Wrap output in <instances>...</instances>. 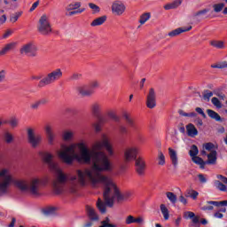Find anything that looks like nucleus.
I'll list each match as a JSON object with an SVG mask.
<instances>
[{"label":"nucleus","instance_id":"f257e3e1","mask_svg":"<svg viewBox=\"0 0 227 227\" xmlns=\"http://www.w3.org/2000/svg\"><path fill=\"white\" fill-rule=\"evenodd\" d=\"M106 148L108 157H114V149L113 145L109 142V138L103 135L102 138L97 140L92 145V151L88 148L84 142L73 144L70 145H61L60 150L58 151V156L67 166H72L74 160L82 162L83 164H90L91 167L84 169H77L76 176L69 177L71 182L70 191L75 192L79 185L84 186L88 182L92 185H103V198L98 200L97 207L101 214H106V207H113L114 203H123L130 201L132 198L131 192H121L118 184L109 176L102 173L113 171V163L107 157L105 152L101 151Z\"/></svg>","mask_w":227,"mask_h":227},{"label":"nucleus","instance_id":"f03ea898","mask_svg":"<svg viewBox=\"0 0 227 227\" xmlns=\"http://www.w3.org/2000/svg\"><path fill=\"white\" fill-rule=\"evenodd\" d=\"M39 155L43 162L47 164L50 171L55 173L56 177L53 182V189L56 194H61L65 189V184H67V175L63 173L58 163L54 161V154L47 151H42L39 152Z\"/></svg>","mask_w":227,"mask_h":227},{"label":"nucleus","instance_id":"7ed1b4c3","mask_svg":"<svg viewBox=\"0 0 227 227\" xmlns=\"http://www.w3.org/2000/svg\"><path fill=\"white\" fill-rule=\"evenodd\" d=\"M14 185L23 191L24 192H29L32 196H40V187L42 185V180L38 177H32L30 180H16Z\"/></svg>","mask_w":227,"mask_h":227},{"label":"nucleus","instance_id":"20e7f679","mask_svg":"<svg viewBox=\"0 0 227 227\" xmlns=\"http://www.w3.org/2000/svg\"><path fill=\"white\" fill-rule=\"evenodd\" d=\"M13 184V176H12V172H10V168H3L0 169V192L1 194H6L8 192V189H10V185Z\"/></svg>","mask_w":227,"mask_h":227},{"label":"nucleus","instance_id":"39448f33","mask_svg":"<svg viewBox=\"0 0 227 227\" xmlns=\"http://www.w3.org/2000/svg\"><path fill=\"white\" fill-rule=\"evenodd\" d=\"M63 77V71L57 68L51 73H48L43 79L40 80L38 83V88H43L51 84H54L56 81H59Z\"/></svg>","mask_w":227,"mask_h":227},{"label":"nucleus","instance_id":"423d86ee","mask_svg":"<svg viewBox=\"0 0 227 227\" xmlns=\"http://www.w3.org/2000/svg\"><path fill=\"white\" fill-rule=\"evenodd\" d=\"M37 31L43 36H49L52 33V27H51V22H49V17L47 15L43 14L39 19Z\"/></svg>","mask_w":227,"mask_h":227},{"label":"nucleus","instance_id":"0eeeda50","mask_svg":"<svg viewBox=\"0 0 227 227\" xmlns=\"http://www.w3.org/2000/svg\"><path fill=\"white\" fill-rule=\"evenodd\" d=\"M27 141L32 148H38L40 146L42 141H43V137L40 134L35 133V129L28 128L27 129Z\"/></svg>","mask_w":227,"mask_h":227},{"label":"nucleus","instance_id":"6e6552de","mask_svg":"<svg viewBox=\"0 0 227 227\" xmlns=\"http://www.w3.org/2000/svg\"><path fill=\"white\" fill-rule=\"evenodd\" d=\"M137 153H139V147L136 145L128 146L123 153L124 162H132L137 160Z\"/></svg>","mask_w":227,"mask_h":227},{"label":"nucleus","instance_id":"1a4fd4ad","mask_svg":"<svg viewBox=\"0 0 227 227\" xmlns=\"http://www.w3.org/2000/svg\"><path fill=\"white\" fill-rule=\"evenodd\" d=\"M20 54H25L26 56H31L35 58L36 56V52H38V47L34 43H27L23 44L20 50Z\"/></svg>","mask_w":227,"mask_h":227},{"label":"nucleus","instance_id":"9d476101","mask_svg":"<svg viewBox=\"0 0 227 227\" xmlns=\"http://www.w3.org/2000/svg\"><path fill=\"white\" fill-rule=\"evenodd\" d=\"M146 106L148 109H154L157 106V93L155 92V89L151 88L146 96L145 101Z\"/></svg>","mask_w":227,"mask_h":227},{"label":"nucleus","instance_id":"9b49d317","mask_svg":"<svg viewBox=\"0 0 227 227\" xmlns=\"http://www.w3.org/2000/svg\"><path fill=\"white\" fill-rule=\"evenodd\" d=\"M44 132L48 145H54V141H56V132L54 131V126L52 124H46L44 127Z\"/></svg>","mask_w":227,"mask_h":227},{"label":"nucleus","instance_id":"f8f14e48","mask_svg":"<svg viewBox=\"0 0 227 227\" xmlns=\"http://www.w3.org/2000/svg\"><path fill=\"white\" fill-rule=\"evenodd\" d=\"M112 13L114 15L121 16L122 13H125V10H127V6L121 1H114L112 4Z\"/></svg>","mask_w":227,"mask_h":227},{"label":"nucleus","instance_id":"ddd939ff","mask_svg":"<svg viewBox=\"0 0 227 227\" xmlns=\"http://www.w3.org/2000/svg\"><path fill=\"white\" fill-rule=\"evenodd\" d=\"M136 172L139 176H144L145 171H146V162L141 157H138L135 160Z\"/></svg>","mask_w":227,"mask_h":227},{"label":"nucleus","instance_id":"4468645a","mask_svg":"<svg viewBox=\"0 0 227 227\" xmlns=\"http://www.w3.org/2000/svg\"><path fill=\"white\" fill-rule=\"evenodd\" d=\"M75 90L81 97H91L93 95V90L88 85H78Z\"/></svg>","mask_w":227,"mask_h":227},{"label":"nucleus","instance_id":"2eb2a0df","mask_svg":"<svg viewBox=\"0 0 227 227\" xmlns=\"http://www.w3.org/2000/svg\"><path fill=\"white\" fill-rule=\"evenodd\" d=\"M210 12V9H202L192 14V19L194 20H203V19H207V13Z\"/></svg>","mask_w":227,"mask_h":227},{"label":"nucleus","instance_id":"dca6fc26","mask_svg":"<svg viewBox=\"0 0 227 227\" xmlns=\"http://www.w3.org/2000/svg\"><path fill=\"white\" fill-rule=\"evenodd\" d=\"M186 132L189 137H196V136H198V129H196V126L192 123L186 125Z\"/></svg>","mask_w":227,"mask_h":227},{"label":"nucleus","instance_id":"f3484780","mask_svg":"<svg viewBox=\"0 0 227 227\" xmlns=\"http://www.w3.org/2000/svg\"><path fill=\"white\" fill-rule=\"evenodd\" d=\"M192 29V27H179V28H176V29L169 32L168 36H170L171 38H174V36H178V35H181V33H185L187 31H191Z\"/></svg>","mask_w":227,"mask_h":227},{"label":"nucleus","instance_id":"a211bd4d","mask_svg":"<svg viewBox=\"0 0 227 227\" xmlns=\"http://www.w3.org/2000/svg\"><path fill=\"white\" fill-rule=\"evenodd\" d=\"M168 155L170 157L171 162L175 168L178 166V155L176 154V151L175 149L169 147L168 148Z\"/></svg>","mask_w":227,"mask_h":227},{"label":"nucleus","instance_id":"6ab92c4d","mask_svg":"<svg viewBox=\"0 0 227 227\" xmlns=\"http://www.w3.org/2000/svg\"><path fill=\"white\" fill-rule=\"evenodd\" d=\"M184 219H192V222L193 223V224H198V223H200V217L196 216L194 212L185 211L184 213Z\"/></svg>","mask_w":227,"mask_h":227},{"label":"nucleus","instance_id":"aec40b11","mask_svg":"<svg viewBox=\"0 0 227 227\" xmlns=\"http://www.w3.org/2000/svg\"><path fill=\"white\" fill-rule=\"evenodd\" d=\"M86 210L90 221H98V215L91 206H87Z\"/></svg>","mask_w":227,"mask_h":227},{"label":"nucleus","instance_id":"412c9836","mask_svg":"<svg viewBox=\"0 0 227 227\" xmlns=\"http://www.w3.org/2000/svg\"><path fill=\"white\" fill-rule=\"evenodd\" d=\"M17 47V43H9L5 44V46L0 51V56H4L7 52H10V51H13Z\"/></svg>","mask_w":227,"mask_h":227},{"label":"nucleus","instance_id":"4be33fe9","mask_svg":"<svg viewBox=\"0 0 227 227\" xmlns=\"http://www.w3.org/2000/svg\"><path fill=\"white\" fill-rule=\"evenodd\" d=\"M184 196L185 198H192V200H198V196H200V192L190 188L185 191Z\"/></svg>","mask_w":227,"mask_h":227},{"label":"nucleus","instance_id":"5701e85b","mask_svg":"<svg viewBox=\"0 0 227 227\" xmlns=\"http://www.w3.org/2000/svg\"><path fill=\"white\" fill-rule=\"evenodd\" d=\"M217 162V151H211L209 154H207V160L206 164H215Z\"/></svg>","mask_w":227,"mask_h":227},{"label":"nucleus","instance_id":"b1692460","mask_svg":"<svg viewBox=\"0 0 227 227\" xmlns=\"http://www.w3.org/2000/svg\"><path fill=\"white\" fill-rule=\"evenodd\" d=\"M107 20V16H101L95 19L91 23L90 26L92 27H96L97 26H102Z\"/></svg>","mask_w":227,"mask_h":227},{"label":"nucleus","instance_id":"393cba45","mask_svg":"<svg viewBox=\"0 0 227 227\" xmlns=\"http://www.w3.org/2000/svg\"><path fill=\"white\" fill-rule=\"evenodd\" d=\"M180 4H182V0H175L174 2H172L170 4H165L164 9L165 10H176V8H178V6H180Z\"/></svg>","mask_w":227,"mask_h":227},{"label":"nucleus","instance_id":"a878e982","mask_svg":"<svg viewBox=\"0 0 227 227\" xmlns=\"http://www.w3.org/2000/svg\"><path fill=\"white\" fill-rule=\"evenodd\" d=\"M4 141L7 145H12V143H13V141H15V137H13V134H12L10 131H5L4 133Z\"/></svg>","mask_w":227,"mask_h":227},{"label":"nucleus","instance_id":"bb28decb","mask_svg":"<svg viewBox=\"0 0 227 227\" xmlns=\"http://www.w3.org/2000/svg\"><path fill=\"white\" fill-rule=\"evenodd\" d=\"M207 114L211 118L212 120H215V121H221V115L217 114V112L212 110V109H207Z\"/></svg>","mask_w":227,"mask_h":227},{"label":"nucleus","instance_id":"cd10ccee","mask_svg":"<svg viewBox=\"0 0 227 227\" xmlns=\"http://www.w3.org/2000/svg\"><path fill=\"white\" fill-rule=\"evenodd\" d=\"M126 123L129 125V127H135L136 123L134 122V119L130 117V114L124 112L122 114Z\"/></svg>","mask_w":227,"mask_h":227},{"label":"nucleus","instance_id":"c85d7f7f","mask_svg":"<svg viewBox=\"0 0 227 227\" xmlns=\"http://www.w3.org/2000/svg\"><path fill=\"white\" fill-rule=\"evenodd\" d=\"M160 210L164 217V220L168 221L169 219V209H168V207H166L164 204H161L160 206Z\"/></svg>","mask_w":227,"mask_h":227},{"label":"nucleus","instance_id":"c756f323","mask_svg":"<svg viewBox=\"0 0 227 227\" xmlns=\"http://www.w3.org/2000/svg\"><path fill=\"white\" fill-rule=\"evenodd\" d=\"M81 2H74L72 4H69L67 7L66 10L67 12H72L74 10H79L81 8Z\"/></svg>","mask_w":227,"mask_h":227},{"label":"nucleus","instance_id":"7c9ffc66","mask_svg":"<svg viewBox=\"0 0 227 227\" xmlns=\"http://www.w3.org/2000/svg\"><path fill=\"white\" fill-rule=\"evenodd\" d=\"M210 45H212V47H215V49H225V45H224V42L223 41H215L213 40L210 42Z\"/></svg>","mask_w":227,"mask_h":227},{"label":"nucleus","instance_id":"2f4dec72","mask_svg":"<svg viewBox=\"0 0 227 227\" xmlns=\"http://www.w3.org/2000/svg\"><path fill=\"white\" fill-rule=\"evenodd\" d=\"M151 17H152V14L150 12H145V13L142 14L140 16V20H139V23L141 24V26H143V24H146V22H148V20H150Z\"/></svg>","mask_w":227,"mask_h":227},{"label":"nucleus","instance_id":"473e14b6","mask_svg":"<svg viewBox=\"0 0 227 227\" xmlns=\"http://www.w3.org/2000/svg\"><path fill=\"white\" fill-rule=\"evenodd\" d=\"M192 162H194L195 164H198L199 166H200L201 169H204L205 168V165L207 164V162H205L203 160V159L198 157V156H195L193 158H192Z\"/></svg>","mask_w":227,"mask_h":227},{"label":"nucleus","instance_id":"72a5a7b5","mask_svg":"<svg viewBox=\"0 0 227 227\" xmlns=\"http://www.w3.org/2000/svg\"><path fill=\"white\" fill-rule=\"evenodd\" d=\"M157 159L159 166H164V164H166V156L164 155V153H162V151L158 152Z\"/></svg>","mask_w":227,"mask_h":227},{"label":"nucleus","instance_id":"f704fd0d","mask_svg":"<svg viewBox=\"0 0 227 227\" xmlns=\"http://www.w3.org/2000/svg\"><path fill=\"white\" fill-rule=\"evenodd\" d=\"M56 212H58V207H47L43 210V214L45 215H53V214H56Z\"/></svg>","mask_w":227,"mask_h":227},{"label":"nucleus","instance_id":"c9c22d12","mask_svg":"<svg viewBox=\"0 0 227 227\" xmlns=\"http://www.w3.org/2000/svg\"><path fill=\"white\" fill-rule=\"evenodd\" d=\"M91 109L93 114H100V113L102 112V105L95 103L92 105Z\"/></svg>","mask_w":227,"mask_h":227},{"label":"nucleus","instance_id":"e433bc0d","mask_svg":"<svg viewBox=\"0 0 227 227\" xmlns=\"http://www.w3.org/2000/svg\"><path fill=\"white\" fill-rule=\"evenodd\" d=\"M178 114L180 116H184L185 118H196V116H198V114L194 112L185 113L184 110H179Z\"/></svg>","mask_w":227,"mask_h":227},{"label":"nucleus","instance_id":"4c0bfd02","mask_svg":"<svg viewBox=\"0 0 227 227\" xmlns=\"http://www.w3.org/2000/svg\"><path fill=\"white\" fill-rule=\"evenodd\" d=\"M214 97V92L208 90L203 91V100L206 102H210V98Z\"/></svg>","mask_w":227,"mask_h":227},{"label":"nucleus","instance_id":"58836bf2","mask_svg":"<svg viewBox=\"0 0 227 227\" xmlns=\"http://www.w3.org/2000/svg\"><path fill=\"white\" fill-rule=\"evenodd\" d=\"M215 186L216 187V189H218V191H222L223 192H226V191H227L226 186L221 181H218V180L215 181Z\"/></svg>","mask_w":227,"mask_h":227},{"label":"nucleus","instance_id":"ea45409f","mask_svg":"<svg viewBox=\"0 0 227 227\" xmlns=\"http://www.w3.org/2000/svg\"><path fill=\"white\" fill-rule=\"evenodd\" d=\"M166 196L168 198V200L170 201V203H172L173 205H175V203H176V195L174 194L171 192H166Z\"/></svg>","mask_w":227,"mask_h":227},{"label":"nucleus","instance_id":"a19ab883","mask_svg":"<svg viewBox=\"0 0 227 227\" xmlns=\"http://www.w3.org/2000/svg\"><path fill=\"white\" fill-rule=\"evenodd\" d=\"M189 153L192 159L194 157H198V153H200V151L198 150V146H196L195 145H192Z\"/></svg>","mask_w":227,"mask_h":227},{"label":"nucleus","instance_id":"79ce46f5","mask_svg":"<svg viewBox=\"0 0 227 227\" xmlns=\"http://www.w3.org/2000/svg\"><path fill=\"white\" fill-rule=\"evenodd\" d=\"M89 8L92 10L93 15L100 13V7L93 3H89Z\"/></svg>","mask_w":227,"mask_h":227},{"label":"nucleus","instance_id":"37998d69","mask_svg":"<svg viewBox=\"0 0 227 227\" xmlns=\"http://www.w3.org/2000/svg\"><path fill=\"white\" fill-rule=\"evenodd\" d=\"M99 86L100 83L97 80L90 82L89 84L90 90H92V94L95 93V90H97V88H99Z\"/></svg>","mask_w":227,"mask_h":227},{"label":"nucleus","instance_id":"c03bdc74","mask_svg":"<svg viewBox=\"0 0 227 227\" xmlns=\"http://www.w3.org/2000/svg\"><path fill=\"white\" fill-rule=\"evenodd\" d=\"M72 137H74V132L73 131H64L63 133V139L64 141H70V139H72Z\"/></svg>","mask_w":227,"mask_h":227},{"label":"nucleus","instance_id":"a18cd8bd","mask_svg":"<svg viewBox=\"0 0 227 227\" xmlns=\"http://www.w3.org/2000/svg\"><path fill=\"white\" fill-rule=\"evenodd\" d=\"M9 125L12 127V129L19 127V119H17L16 117H12L9 120Z\"/></svg>","mask_w":227,"mask_h":227},{"label":"nucleus","instance_id":"49530a36","mask_svg":"<svg viewBox=\"0 0 227 227\" xmlns=\"http://www.w3.org/2000/svg\"><path fill=\"white\" fill-rule=\"evenodd\" d=\"M203 148L204 150H207V152H215V150H214V148H215V145L210 142L204 144Z\"/></svg>","mask_w":227,"mask_h":227},{"label":"nucleus","instance_id":"de8ad7c7","mask_svg":"<svg viewBox=\"0 0 227 227\" xmlns=\"http://www.w3.org/2000/svg\"><path fill=\"white\" fill-rule=\"evenodd\" d=\"M214 8V12H215V13H219V12H223V8H224V4L220 3V4H215L213 5Z\"/></svg>","mask_w":227,"mask_h":227},{"label":"nucleus","instance_id":"09e8293b","mask_svg":"<svg viewBox=\"0 0 227 227\" xmlns=\"http://www.w3.org/2000/svg\"><path fill=\"white\" fill-rule=\"evenodd\" d=\"M211 102H212L213 106H215V107L221 109L222 105H221V101L219 100V98H212Z\"/></svg>","mask_w":227,"mask_h":227},{"label":"nucleus","instance_id":"8fccbe9b","mask_svg":"<svg viewBox=\"0 0 227 227\" xmlns=\"http://www.w3.org/2000/svg\"><path fill=\"white\" fill-rule=\"evenodd\" d=\"M82 74L74 73L69 77V81H79V79H82Z\"/></svg>","mask_w":227,"mask_h":227},{"label":"nucleus","instance_id":"3c124183","mask_svg":"<svg viewBox=\"0 0 227 227\" xmlns=\"http://www.w3.org/2000/svg\"><path fill=\"white\" fill-rule=\"evenodd\" d=\"M107 115H108L109 118H111V120H114V121H120V118H118L116 116V114L114 111H109L107 113Z\"/></svg>","mask_w":227,"mask_h":227},{"label":"nucleus","instance_id":"603ef678","mask_svg":"<svg viewBox=\"0 0 227 227\" xmlns=\"http://www.w3.org/2000/svg\"><path fill=\"white\" fill-rule=\"evenodd\" d=\"M20 15H22V12H16L11 16L10 20L15 23L17 20H19V17H20Z\"/></svg>","mask_w":227,"mask_h":227},{"label":"nucleus","instance_id":"864d4df0","mask_svg":"<svg viewBox=\"0 0 227 227\" xmlns=\"http://www.w3.org/2000/svg\"><path fill=\"white\" fill-rule=\"evenodd\" d=\"M126 224H133L136 223V217L133 215H128L125 220Z\"/></svg>","mask_w":227,"mask_h":227},{"label":"nucleus","instance_id":"5fc2aeb1","mask_svg":"<svg viewBox=\"0 0 227 227\" xmlns=\"http://www.w3.org/2000/svg\"><path fill=\"white\" fill-rule=\"evenodd\" d=\"M195 111L199 114H201L202 118H207V114H205V112L203 111V109L201 107H196Z\"/></svg>","mask_w":227,"mask_h":227},{"label":"nucleus","instance_id":"6e6d98bb","mask_svg":"<svg viewBox=\"0 0 227 227\" xmlns=\"http://www.w3.org/2000/svg\"><path fill=\"white\" fill-rule=\"evenodd\" d=\"M5 79H6V71L1 70L0 71V83L4 82Z\"/></svg>","mask_w":227,"mask_h":227},{"label":"nucleus","instance_id":"4d7b16f0","mask_svg":"<svg viewBox=\"0 0 227 227\" xmlns=\"http://www.w3.org/2000/svg\"><path fill=\"white\" fill-rule=\"evenodd\" d=\"M199 180L200 184H207V177L203 174H199L198 175Z\"/></svg>","mask_w":227,"mask_h":227},{"label":"nucleus","instance_id":"13d9d810","mask_svg":"<svg viewBox=\"0 0 227 227\" xmlns=\"http://www.w3.org/2000/svg\"><path fill=\"white\" fill-rule=\"evenodd\" d=\"M135 223L137 224H143L145 223V218L138 216L137 218H135Z\"/></svg>","mask_w":227,"mask_h":227},{"label":"nucleus","instance_id":"bf43d9fd","mask_svg":"<svg viewBox=\"0 0 227 227\" xmlns=\"http://www.w3.org/2000/svg\"><path fill=\"white\" fill-rule=\"evenodd\" d=\"M40 101H35L33 104H31L30 107L31 109H38V107H40Z\"/></svg>","mask_w":227,"mask_h":227},{"label":"nucleus","instance_id":"052dcab7","mask_svg":"<svg viewBox=\"0 0 227 227\" xmlns=\"http://www.w3.org/2000/svg\"><path fill=\"white\" fill-rule=\"evenodd\" d=\"M218 180H221L223 184H227V177L223 176V175H218L217 176Z\"/></svg>","mask_w":227,"mask_h":227},{"label":"nucleus","instance_id":"680f3d73","mask_svg":"<svg viewBox=\"0 0 227 227\" xmlns=\"http://www.w3.org/2000/svg\"><path fill=\"white\" fill-rule=\"evenodd\" d=\"M39 4H40V2L38 1L35 2L30 8V12H35V10H36Z\"/></svg>","mask_w":227,"mask_h":227},{"label":"nucleus","instance_id":"e2e57ef3","mask_svg":"<svg viewBox=\"0 0 227 227\" xmlns=\"http://www.w3.org/2000/svg\"><path fill=\"white\" fill-rule=\"evenodd\" d=\"M179 201L180 203H183V205H187V199H185L184 195H180Z\"/></svg>","mask_w":227,"mask_h":227},{"label":"nucleus","instance_id":"0e129e2a","mask_svg":"<svg viewBox=\"0 0 227 227\" xmlns=\"http://www.w3.org/2000/svg\"><path fill=\"white\" fill-rule=\"evenodd\" d=\"M119 130H120L121 134H127V132H128L127 127H125V126H120Z\"/></svg>","mask_w":227,"mask_h":227},{"label":"nucleus","instance_id":"69168bd1","mask_svg":"<svg viewBox=\"0 0 227 227\" xmlns=\"http://www.w3.org/2000/svg\"><path fill=\"white\" fill-rule=\"evenodd\" d=\"M38 101L40 106H45V104H49V100L47 98H42V99H39Z\"/></svg>","mask_w":227,"mask_h":227},{"label":"nucleus","instance_id":"338daca9","mask_svg":"<svg viewBox=\"0 0 227 227\" xmlns=\"http://www.w3.org/2000/svg\"><path fill=\"white\" fill-rule=\"evenodd\" d=\"M219 68H227V61H223L218 63Z\"/></svg>","mask_w":227,"mask_h":227},{"label":"nucleus","instance_id":"774afa93","mask_svg":"<svg viewBox=\"0 0 227 227\" xmlns=\"http://www.w3.org/2000/svg\"><path fill=\"white\" fill-rule=\"evenodd\" d=\"M68 13H67V15H68V17H72L73 15H77V11H67Z\"/></svg>","mask_w":227,"mask_h":227}]
</instances>
